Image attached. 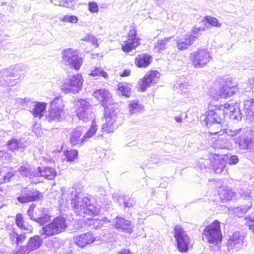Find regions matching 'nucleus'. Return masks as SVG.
I'll return each mask as SVG.
<instances>
[{
	"mask_svg": "<svg viewBox=\"0 0 254 254\" xmlns=\"http://www.w3.org/2000/svg\"><path fill=\"white\" fill-rule=\"evenodd\" d=\"M218 99L215 96H213L212 101L208 104V110L205 113V117L204 120L206 125L209 124L221 123L222 120L221 112L224 116L228 115L231 117L235 109L233 105L228 103L214 105L213 101L218 100Z\"/></svg>",
	"mask_w": 254,
	"mask_h": 254,
	"instance_id": "1",
	"label": "nucleus"
},
{
	"mask_svg": "<svg viewBox=\"0 0 254 254\" xmlns=\"http://www.w3.org/2000/svg\"><path fill=\"white\" fill-rule=\"evenodd\" d=\"M221 222L217 219L206 225L202 231V238L210 245L217 246L222 241Z\"/></svg>",
	"mask_w": 254,
	"mask_h": 254,
	"instance_id": "2",
	"label": "nucleus"
},
{
	"mask_svg": "<svg viewBox=\"0 0 254 254\" xmlns=\"http://www.w3.org/2000/svg\"><path fill=\"white\" fill-rule=\"evenodd\" d=\"M174 237L179 252L185 253L191 247V239L182 225H176L174 228Z\"/></svg>",
	"mask_w": 254,
	"mask_h": 254,
	"instance_id": "3",
	"label": "nucleus"
},
{
	"mask_svg": "<svg viewBox=\"0 0 254 254\" xmlns=\"http://www.w3.org/2000/svg\"><path fill=\"white\" fill-rule=\"evenodd\" d=\"M67 227L65 219L62 216H58L54 218L51 222L43 227L42 235L47 237L59 234L64 232Z\"/></svg>",
	"mask_w": 254,
	"mask_h": 254,
	"instance_id": "4",
	"label": "nucleus"
},
{
	"mask_svg": "<svg viewBox=\"0 0 254 254\" xmlns=\"http://www.w3.org/2000/svg\"><path fill=\"white\" fill-rule=\"evenodd\" d=\"M190 57L192 65L196 68L204 67L212 59L208 50L201 48L191 53Z\"/></svg>",
	"mask_w": 254,
	"mask_h": 254,
	"instance_id": "5",
	"label": "nucleus"
},
{
	"mask_svg": "<svg viewBox=\"0 0 254 254\" xmlns=\"http://www.w3.org/2000/svg\"><path fill=\"white\" fill-rule=\"evenodd\" d=\"M160 76L161 73L158 70L154 69L148 70L139 80L137 83L138 90L142 92L146 91L152 85H155L159 81Z\"/></svg>",
	"mask_w": 254,
	"mask_h": 254,
	"instance_id": "6",
	"label": "nucleus"
},
{
	"mask_svg": "<svg viewBox=\"0 0 254 254\" xmlns=\"http://www.w3.org/2000/svg\"><path fill=\"white\" fill-rule=\"evenodd\" d=\"M202 30H204V28L193 27L190 32H187L183 38L177 40V49L180 51H185L188 49L198 39L197 34Z\"/></svg>",
	"mask_w": 254,
	"mask_h": 254,
	"instance_id": "7",
	"label": "nucleus"
},
{
	"mask_svg": "<svg viewBox=\"0 0 254 254\" xmlns=\"http://www.w3.org/2000/svg\"><path fill=\"white\" fill-rule=\"evenodd\" d=\"M126 40L121 43V49L125 53H129L141 45V39L137 36L135 27H131L126 36Z\"/></svg>",
	"mask_w": 254,
	"mask_h": 254,
	"instance_id": "8",
	"label": "nucleus"
},
{
	"mask_svg": "<svg viewBox=\"0 0 254 254\" xmlns=\"http://www.w3.org/2000/svg\"><path fill=\"white\" fill-rule=\"evenodd\" d=\"M126 40L121 43V49L125 53H129L141 45V39L137 36L135 27H131L126 36Z\"/></svg>",
	"mask_w": 254,
	"mask_h": 254,
	"instance_id": "9",
	"label": "nucleus"
},
{
	"mask_svg": "<svg viewBox=\"0 0 254 254\" xmlns=\"http://www.w3.org/2000/svg\"><path fill=\"white\" fill-rule=\"evenodd\" d=\"M63 61L66 65H69L76 70H78L81 67L83 60L79 57L77 51L71 48H68L63 51Z\"/></svg>",
	"mask_w": 254,
	"mask_h": 254,
	"instance_id": "10",
	"label": "nucleus"
},
{
	"mask_svg": "<svg viewBox=\"0 0 254 254\" xmlns=\"http://www.w3.org/2000/svg\"><path fill=\"white\" fill-rule=\"evenodd\" d=\"M80 209L85 221L94 220V218L99 213V209L92 203L90 199L87 197L82 198Z\"/></svg>",
	"mask_w": 254,
	"mask_h": 254,
	"instance_id": "11",
	"label": "nucleus"
},
{
	"mask_svg": "<svg viewBox=\"0 0 254 254\" xmlns=\"http://www.w3.org/2000/svg\"><path fill=\"white\" fill-rule=\"evenodd\" d=\"M83 79L80 74L77 73L63 83L61 89L65 94L76 93L81 89Z\"/></svg>",
	"mask_w": 254,
	"mask_h": 254,
	"instance_id": "12",
	"label": "nucleus"
},
{
	"mask_svg": "<svg viewBox=\"0 0 254 254\" xmlns=\"http://www.w3.org/2000/svg\"><path fill=\"white\" fill-rule=\"evenodd\" d=\"M36 206L35 204H32L27 210V214L30 217L35 221L43 225L50 221V216L48 215L44 208H37L35 211L34 209Z\"/></svg>",
	"mask_w": 254,
	"mask_h": 254,
	"instance_id": "13",
	"label": "nucleus"
},
{
	"mask_svg": "<svg viewBox=\"0 0 254 254\" xmlns=\"http://www.w3.org/2000/svg\"><path fill=\"white\" fill-rule=\"evenodd\" d=\"M219 94L217 96L226 99L234 95L237 84L232 78L223 79L219 83Z\"/></svg>",
	"mask_w": 254,
	"mask_h": 254,
	"instance_id": "14",
	"label": "nucleus"
},
{
	"mask_svg": "<svg viewBox=\"0 0 254 254\" xmlns=\"http://www.w3.org/2000/svg\"><path fill=\"white\" fill-rule=\"evenodd\" d=\"M42 197V193L36 189L23 188L21 190L17 199L19 202L25 203L38 200Z\"/></svg>",
	"mask_w": 254,
	"mask_h": 254,
	"instance_id": "15",
	"label": "nucleus"
},
{
	"mask_svg": "<svg viewBox=\"0 0 254 254\" xmlns=\"http://www.w3.org/2000/svg\"><path fill=\"white\" fill-rule=\"evenodd\" d=\"M104 118L105 122L102 126V131L107 133L113 132L118 127L116 114L114 112L112 113L106 112L104 114Z\"/></svg>",
	"mask_w": 254,
	"mask_h": 254,
	"instance_id": "16",
	"label": "nucleus"
},
{
	"mask_svg": "<svg viewBox=\"0 0 254 254\" xmlns=\"http://www.w3.org/2000/svg\"><path fill=\"white\" fill-rule=\"evenodd\" d=\"M42 244V239L39 236L35 235L31 237L27 244L20 247L17 252L18 254H26L39 248Z\"/></svg>",
	"mask_w": 254,
	"mask_h": 254,
	"instance_id": "17",
	"label": "nucleus"
},
{
	"mask_svg": "<svg viewBox=\"0 0 254 254\" xmlns=\"http://www.w3.org/2000/svg\"><path fill=\"white\" fill-rule=\"evenodd\" d=\"M73 240L77 246L83 248L94 243L96 238L93 233L87 232L74 236Z\"/></svg>",
	"mask_w": 254,
	"mask_h": 254,
	"instance_id": "18",
	"label": "nucleus"
},
{
	"mask_svg": "<svg viewBox=\"0 0 254 254\" xmlns=\"http://www.w3.org/2000/svg\"><path fill=\"white\" fill-rule=\"evenodd\" d=\"M83 129L81 127H77L70 133L69 142L72 146H80L86 142L84 135L82 136Z\"/></svg>",
	"mask_w": 254,
	"mask_h": 254,
	"instance_id": "19",
	"label": "nucleus"
},
{
	"mask_svg": "<svg viewBox=\"0 0 254 254\" xmlns=\"http://www.w3.org/2000/svg\"><path fill=\"white\" fill-rule=\"evenodd\" d=\"M93 96L103 107H106L108 102L112 99V95L106 89H99L95 90Z\"/></svg>",
	"mask_w": 254,
	"mask_h": 254,
	"instance_id": "20",
	"label": "nucleus"
},
{
	"mask_svg": "<svg viewBox=\"0 0 254 254\" xmlns=\"http://www.w3.org/2000/svg\"><path fill=\"white\" fill-rule=\"evenodd\" d=\"M152 57L147 53H141L137 55L134 60L135 66L138 68H146L151 64Z\"/></svg>",
	"mask_w": 254,
	"mask_h": 254,
	"instance_id": "21",
	"label": "nucleus"
},
{
	"mask_svg": "<svg viewBox=\"0 0 254 254\" xmlns=\"http://www.w3.org/2000/svg\"><path fill=\"white\" fill-rule=\"evenodd\" d=\"M76 114L80 119L84 120L88 118L89 107L86 100H78L76 102Z\"/></svg>",
	"mask_w": 254,
	"mask_h": 254,
	"instance_id": "22",
	"label": "nucleus"
},
{
	"mask_svg": "<svg viewBox=\"0 0 254 254\" xmlns=\"http://www.w3.org/2000/svg\"><path fill=\"white\" fill-rule=\"evenodd\" d=\"M114 227L126 233L130 234L132 232L130 221L124 218L117 217Z\"/></svg>",
	"mask_w": 254,
	"mask_h": 254,
	"instance_id": "23",
	"label": "nucleus"
},
{
	"mask_svg": "<svg viewBox=\"0 0 254 254\" xmlns=\"http://www.w3.org/2000/svg\"><path fill=\"white\" fill-rule=\"evenodd\" d=\"M9 240L12 245H15L16 247L20 246L24 243L27 238L25 233L19 234L15 228L9 234Z\"/></svg>",
	"mask_w": 254,
	"mask_h": 254,
	"instance_id": "24",
	"label": "nucleus"
},
{
	"mask_svg": "<svg viewBox=\"0 0 254 254\" xmlns=\"http://www.w3.org/2000/svg\"><path fill=\"white\" fill-rule=\"evenodd\" d=\"M212 158L214 159L213 162V169L216 173L222 172L225 167V160L219 154H214Z\"/></svg>",
	"mask_w": 254,
	"mask_h": 254,
	"instance_id": "25",
	"label": "nucleus"
},
{
	"mask_svg": "<svg viewBox=\"0 0 254 254\" xmlns=\"http://www.w3.org/2000/svg\"><path fill=\"white\" fill-rule=\"evenodd\" d=\"M38 171L41 177L50 180H54L57 175L56 169L53 167L48 166L39 167Z\"/></svg>",
	"mask_w": 254,
	"mask_h": 254,
	"instance_id": "26",
	"label": "nucleus"
},
{
	"mask_svg": "<svg viewBox=\"0 0 254 254\" xmlns=\"http://www.w3.org/2000/svg\"><path fill=\"white\" fill-rule=\"evenodd\" d=\"M131 83L127 82H120L117 85V91L122 96L128 98L131 93Z\"/></svg>",
	"mask_w": 254,
	"mask_h": 254,
	"instance_id": "27",
	"label": "nucleus"
},
{
	"mask_svg": "<svg viewBox=\"0 0 254 254\" xmlns=\"http://www.w3.org/2000/svg\"><path fill=\"white\" fill-rule=\"evenodd\" d=\"M64 112L56 109L55 107L50 106L48 111V114L46 116V119L49 122L54 121H60L62 115L64 114Z\"/></svg>",
	"mask_w": 254,
	"mask_h": 254,
	"instance_id": "28",
	"label": "nucleus"
},
{
	"mask_svg": "<svg viewBox=\"0 0 254 254\" xmlns=\"http://www.w3.org/2000/svg\"><path fill=\"white\" fill-rule=\"evenodd\" d=\"M243 242V237L238 233H234L228 239L227 246L231 249L239 247Z\"/></svg>",
	"mask_w": 254,
	"mask_h": 254,
	"instance_id": "29",
	"label": "nucleus"
},
{
	"mask_svg": "<svg viewBox=\"0 0 254 254\" xmlns=\"http://www.w3.org/2000/svg\"><path fill=\"white\" fill-rule=\"evenodd\" d=\"M15 223L16 225L20 229L32 231V227L27 224L24 220L23 215L22 213H17L15 216Z\"/></svg>",
	"mask_w": 254,
	"mask_h": 254,
	"instance_id": "30",
	"label": "nucleus"
},
{
	"mask_svg": "<svg viewBox=\"0 0 254 254\" xmlns=\"http://www.w3.org/2000/svg\"><path fill=\"white\" fill-rule=\"evenodd\" d=\"M46 107L47 103L38 102L35 103L31 113L34 117L41 118L43 117Z\"/></svg>",
	"mask_w": 254,
	"mask_h": 254,
	"instance_id": "31",
	"label": "nucleus"
},
{
	"mask_svg": "<svg viewBox=\"0 0 254 254\" xmlns=\"http://www.w3.org/2000/svg\"><path fill=\"white\" fill-rule=\"evenodd\" d=\"M63 154L67 162L72 163L78 159V151L76 149H67L64 151Z\"/></svg>",
	"mask_w": 254,
	"mask_h": 254,
	"instance_id": "32",
	"label": "nucleus"
},
{
	"mask_svg": "<svg viewBox=\"0 0 254 254\" xmlns=\"http://www.w3.org/2000/svg\"><path fill=\"white\" fill-rule=\"evenodd\" d=\"M128 109L130 114L141 112L144 110V107L137 100H132L129 102Z\"/></svg>",
	"mask_w": 254,
	"mask_h": 254,
	"instance_id": "33",
	"label": "nucleus"
},
{
	"mask_svg": "<svg viewBox=\"0 0 254 254\" xmlns=\"http://www.w3.org/2000/svg\"><path fill=\"white\" fill-rule=\"evenodd\" d=\"M218 194L222 200L227 201L233 198L234 192L228 188H221Z\"/></svg>",
	"mask_w": 254,
	"mask_h": 254,
	"instance_id": "34",
	"label": "nucleus"
},
{
	"mask_svg": "<svg viewBox=\"0 0 254 254\" xmlns=\"http://www.w3.org/2000/svg\"><path fill=\"white\" fill-rule=\"evenodd\" d=\"M98 125L95 120L92 122L91 125L90 127V128L87 131V132L85 133L84 138H86V141H87L89 138L94 136L97 130H98Z\"/></svg>",
	"mask_w": 254,
	"mask_h": 254,
	"instance_id": "35",
	"label": "nucleus"
},
{
	"mask_svg": "<svg viewBox=\"0 0 254 254\" xmlns=\"http://www.w3.org/2000/svg\"><path fill=\"white\" fill-rule=\"evenodd\" d=\"M50 106L55 107L56 109L64 112V104L61 97H55L50 103Z\"/></svg>",
	"mask_w": 254,
	"mask_h": 254,
	"instance_id": "36",
	"label": "nucleus"
},
{
	"mask_svg": "<svg viewBox=\"0 0 254 254\" xmlns=\"http://www.w3.org/2000/svg\"><path fill=\"white\" fill-rule=\"evenodd\" d=\"M89 75L93 77L102 76L105 79L108 78V73L100 67H95L94 69L91 71Z\"/></svg>",
	"mask_w": 254,
	"mask_h": 254,
	"instance_id": "37",
	"label": "nucleus"
},
{
	"mask_svg": "<svg viewBox=\"0 0 254 254\" xmlns=\"http://www.w3.org/2000/svg\"><path fill=\"white\" fill-rule=\"evenodd\" d=\"M171 37L165 38L163 39L158 41L154 46V48L158 52H161L166 48V46L168 42H169Z\"/></svg>",
	"mask_w": 254,
	"mask_h": 254,
	"instance_id": "38",
	"label": "nucleus"
},
{
	"mask_svg": "<svg viewBox=\"0 0 254 254\" xmlns=\"http://www.w3.org/2000/svg\"><path fill=\"white\" fill-rule=\"evenodd\" d=\"M204 19L209 24L213 27H219L221 26V24L219 22L218 19L211 16H205Z\"/></svg>",
	"mask_w": 254,
	"mask_h": 254,
	"instance_id": "39",
	"label": "nucleus"
},
{
	"mask_svg": "<svg viewBox=\"0 0 254 254\" xmlns=\"http://www.w3.org/2000/svg\"><path fill=\"white\" fill-rule=\"evenodd\" d=\"M246 221L245 225L248 227L250 230L254 234V215H248L245 217Z\"/></svg>",
	"mask_w": 254,
	"mask_h": 254,
	"instance_id": "40",
	"label": "nucleus"
},
{
	"mask_svg": "<svg viewBox=\"0 0 254 254\" xmlns=\"http://www.w3.org/2000/svg\"><path fill=\"white\" fill-rule=\"evenodd\" d=\"M6 145L8 149L13 151L19 148L18 141L17 139L12 138L7 141Z\"/></svg>",
	"mask_w": 254,
	"mask_h": 254,
	"instance_id": "41",
	"label": "nucleus"
},
{
	"mask_svg": "<svg viewBox=\"0 0 254 254\" xmlns=\"http://www.w3.org/2000/svg\"><path fill=\"white\" fill-rule=\"evenodd\" d=\"M78 20L77 17L74 15H65L61 19L63 22L71 23H76Z\"/></svg>",
	"mask_w": 254,
	"mask_h": 254,
	"instance_id": "42",
	"label": "nucleus"
},
{
	"mask_svg": "<svg viewBox=\"0 0 254 254\" xmlns=\"http://www.w3.org/2000/svg\"><path fill=\"white\" fill-rule=\"evenodd\" d=\"M89 11L92 13H97L99 11V7L95 1H90L88 4Z\"/></svg>",
	"mask_w": 254,
	"mask_h": 254,
	"instance_id": "43",
	"label": "nucleus"
},
{
	"mask_svg": "<svg viewBox=\"0 0 254 254\" xmlns=\"http://www.w3.org/2000/svg\"><path fill=\"white\" fill-rule=\"evenodd\" d=\"M18 171L21 175L26 176L29 172V169L27 166L23 165L19 168Z\"/></svg>",
	"mask_w": 254,
	"mask_h": 254,
	"instance_id": "44",
	"label": "nucleus"
},
{
	"mask_svg": "<svg viewBox=\"0 0 254 254\" xmlns=\"http://www.w3.org/2000/svg\"><path fill=\"white\" fill-rule=\"evenodd\" d=\"M213 127L214 128H216L217 127V129H214L212 130L209 131L208 133L210 135H217L222 131V129L221 128V127H219L218 126V125L214 124L213 126Z\"/></svg>",
	"mask_w": 254,
	"mask_h": 254,
	"instance_id": "45",
	"label": "nucleus"
},
{
	"mask_svg": "<svg viewBox=\"0 0 254 254\" xmlns=\"http://www.w3.org/2000/svg\"><path fill=\"white\" fill-rule=\"evenodd\" d=\"M239 161V159L237 156L233 155L229 158V164L230 165H234L237 164Z\"/></svg>",
	"mask_w": 254,
	"mask_h": 254,
	"instance_id": "46",
	"label": "nucleus"
},
{
	"mask_svg": "<svg viewBox=\"0 0 254 254\" xmlns=\"http://www.w3.org/2000/svg\"><path fill=\"white\" fill-rule=\"evenodd\" d=\"M88 40L91 42L92 44L94 45L95 48L98 47L99 44L98 43V40L94 36H91V37H89Z\"/></svg>",
	"mask_w": 254,
	"mask_h": 254,
	"instance_id": "47",
	"label": "nucleus"
},
{
	"mask_svg": "<svg viewBox=\"0 0 254 254\" xmlns=\"http://www.w3.org/2000/svg\"><path fill=\"white\" fill-rule=\"evenodd\" d=\"M131 73V70L129 68H126L123 70V71L120 73L121 77H127Z\"/></svg>",
	"mask_w": 254,
	"mask_h": 254,
	"instance_id": "48",
	"label": "nucleus"
},
{
	"mask_svg": "<svg viewBox=\"0 0 254 254\" xmlns=\"http://www.w3.org/2000/svg\"><path fill=\"white\" fill-rule=\"evenodd\" d=\"M117 254H133V253L129 249L124 248L121 249Z\"/></svg>",
	"mask_w": 254,
	"mask_h": 254,
	"instance_id": "49",
	"label": "nucleus"
},
{
	"mask_svg": "<svg viewBox=\"0 0 254 254\" xmlns=\"http://www.w3.org/2000/svg\"><path fill=\"white\" fill-rule=\"evenodd\" d=\"M175 120L177 122H181L182 121V118L181 117H176Z\"/></svg>",
	"mask_w": 254,
	"mask_h": 254,
	"instance_id": "50",
	"label": "nucleus"
},
{
	"mask_svg": "<svg viewBox=\"0 0 254 254\" xmlns=\"http://www.w3.org/2000/svg\"><path fill=\"white\" fill-rule=\"evenodd\" d=\"M252 84L254 87V77L252 79Z\"/></svg>",
	"mask_w": 254,
	"mask_h": 254,
	"instance_id": "51",
	"label": "nucleus"
},
{
	"mask_svg": "<svg viewBox=\"0 0 254 254\" xmlns=\"http://www.w3.org/2000/svg\"><path fill=\"white\" fill-rule=\"evenodd\" d=\"M0 153H3V151H0Z\"/></svg>",
	"mask_w": 254,
	"mask_h": 254,
	"instance_id": "52",
	"label": "nucleus"
}]
</instances>
